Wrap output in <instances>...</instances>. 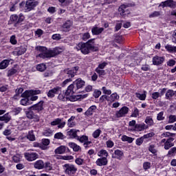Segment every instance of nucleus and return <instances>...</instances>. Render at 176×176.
<instances>
[{
    "instance_id": "f704fd0d",
    "label": "nucleus",
    "mask_w": 176,
    "mask_h": 176,
    "mask_svg": "<svg viewBox=\"0 0 176 176\" xmlns=\"http://www.w3.org/2000/svg\"><path fill=\"white\" fill-rule=\"evenodd\" d=\"M95 109H97V107L96 105L91 106L85 112L86 115L91 116V115H93V111H95Z\"/></svg>"
},
{
    "instance_id": "bf43d9fd",
    "label": "nucleus",
    "mask_w": 176,
    "mask_h": 176,
    "mask_svg": "<svg viewBox=\"0 0 176 176\" xmlns=\"http://www.w3.org/2000/svg\"><path fill=\"white\" fill-rule=\"evenodd\" d=\"M176 122V116L170 115L168 118V123H174Z\"/></svg>"
},
{
    "instance_id": "37998d69",
    "label": "nucleus",
    "mask_w": 176,
    "mask_h": 176,
    "mask_svg": "<svg viewBox=\"0 0 176 176\" xmlns=\"http://www.w3.org/2000/svg\"><path fill=\"white\" fill-rule=\"evenodd\" d=\"M27 52V50L24 47H21L18 51H15V54L16 56H21V54H24Z\"/></svg>"
},
{
    "instance_id": "052dcab7",
    "label": "nucleus",
    "mask_w": 176,
    "mask_h": 176,
    "mask_svg": "<svg viewBox=\"0 0 176 176\" xmlns=\"http://www.w3.org/2000/svg\"><path fill=\"white\" fill-rule=\"evenodd\" d=\"M93 96L94 98H98V97H100V96H101V91L98 90V89L95 90L94 91Z\"/></svg>"
},
{
    "instance_id": "ea45409f",
    "label": "nucleus",
    "mask_w": 176,
    "mask_h": 176,
    "mask_svg": "<svg viewBox=\"0 0 176 176\" xmlns=\"http://www.w3.org/2000/svg\"><path fill=\"white\" fill-rule=\"evenodd\" d=\"M36 69L37 71H39L40 72H43V71L46 70V65L41 63V64H38L36 66Z\"/></svg>"
},
{
    "instance_id": "72a5a7b5",
    "label": "nucleus",
    "mask_w": 176,
    "mask_h": 176,
    "mask_svg": "<svg viewBox=\"0 0 176 176\" xmlns=\"http://www.w3.org/2000/svg\"><path fill=\"white\" fill-rule=\"evenodd\" d=\"M98 156H99V157H105L107 159V157H108V151L102 149L98 153Z\"/></svg>"
},
{
    "instance_id": "9d476101",
    "label": "nucleus",
    "mask_w": 176,
    "mask_h": 176,
    "mask_svg": "<svg viewBox=\"0 0 176 176\" xmlns=\"http://www.w3.org/2000/svg\"><path fill=\"white\" fill-rule=\"evenodd\" d=\"M60 93H61V87H56L48 91L47 97L50 98H53L56 94H60Z\"/></svg>"
},
{
    "instance_id": "bb28decb",
    "label": "nucleus",
    "mask_w": 176,
    "mask_h": 176,
    "mask_svg": "<svg viewBox=\"0 0 176 176\" xmlns=\"http://www.w3.org/2000/svg\"><path fill=\"white\" fill-rule=\"evenodd\" d=\"M12 119V116L9 115V113L4 114L3 116H0V122H5V123H9Z\"/></svg>"
},
{
    "instance_id": "f257e3e1",
    "label": "nucleus",
    "mask_w": 176,
    "mask_h": 176,
    "mask_svg": "<svg viewBox=\"0 0 176 176\" xmlns=\"http://www.w3.org/2000/svg\"><path fill=\"white\" fill-rule=\"evenodd\" d=\"M36 50L38 52L37 57H40V58H50L61 53V48L60 47L49 50L45 47L38 46L36 47Z\"/></svg>"
},
{
    "instance_id": "de8ad7c7",
    "label": "nucleus",
    "mask_w": 176,
    "mask_h": 176,
    "mask_svg": "<svg viewBox=\"0 0 176 176\" xmlns=\"http://www.w3.org/2000/svg\"><path fill=\"white\" fill-rule=\"evenodd\" d=\"M96 72L99 75V76H104V75H105V70L100 68H96Z\"/></svg>"
},
{
    "instance_id": "6ab92c4d",
    "label": "nucleus",
    "mask_w": 176,
    "mask_h": 176,
    "mask_svg": "<svg viewBox=\"0 0 176 176\" xmlns=\"http://www.w3.org/2000/svg\"><path fill=\"white\" fill-rule=\"evenodd\" d=\"M161 6L163 8H175L176 2L173 0H167L161 3Z\"/></svg>"
},
{
    "instance_id": "5fc2aeb1",
    "label": "nucleus",
    "mask_w": 176,
    "mask_h": 176,
    "mask_svg": "<svg viewBox=\"0 0 176 176\" xmlns=\"http://www.w3.org/2000/svg\"><path fill=\"white\" fill-rule=\"evenodd\" d=\"M82 41H87V39L90 38V34L89 32L84 33L82 35Z\"/></svg>"
},
{
    "instance_id": "4d7b16f0",
    "label": "nucleus",
    "mask_w": 176,
    "mask_h": 176,
    "mask_svg": "<svg viewBox=\"0 0 176 176\" xmlns=\"http://www.w3.org/2000/svg\"><path fill=\"white\" fill-rule=\"evenodd\" d=\"M102 90L104 93V94H107L108 96L112 94V91H111V89H107V87H103L102 88Z\"/></svg>"
},
{
    "instance_id": "a19ab883",
    "label": "nucleus",
    "mask_w": 176,
    "mask_h": 176,
    "mask_svg": "<svg viewBox=\"0 0 176 176\" xmlns=\"http://www.w3.org/2000/svg\"><path fill=\"white\" fill-rule=\"evenodd\" d=\"M16 74H17V69L14 68H12L8 71L7 76L8 77H10V76H13V75H16Z\"/></svg>"
},
{
    "instance_id": "9b49d317",
    "label": "nucleus",
    "mask_w": 176,
    "mask_h": 176,
    "mask_svg": "<svg viewBox=\"0 0 176 176\" xmlns=\"http://www.w3.org/2000/svg\"><path fill=\"white\" fill-rule=\"evenodd\" d=\"M129 113V107H123L120 110L116 112V118H123V116H126Z\"/></svg>"
},
{
    "instance_id": "69168bd1",
    "label": "nucleus",
    "mask_w": 176,
    "mask_h": 176,
    "mask_svg": "<svg viewBox=\"0 0 176 176\" xmlns=\"http://www.w3.org/2000/svg\"><path fill=\"white\" fill-rule=\"evenodd\" d=\"M163 111L160 112L157 116V120H164V117H163Z\"/></svg>"
},
{
    "instance_id": "0e129e2a",
    "label": "nucleus",
    "mask_w": 176,
    "mask_h": 176,
    "mask_svg": "<svg viewBox=\"0 0 176 176\" xmlns=\"http://www.w3.org/2000/svg\"><path fill=\"white\" fill-rule=\"evenodd\" d=\"M21 159V158L20 157V155H14L12 157V160H13V162H14V163H19V162H20Z\"/></svg>"
},
{
    "instance_id": "e433bc0d",
    "label": "nucleus",
    "mask_w": 176,
    "mask_h": 176,
    "mask_svg": "<svg viewBox=\"0 0 176 176\" xmlns=\"http://www.w3.org/2000/svg\"><path fill=\"white\" fill-rule=\"evenodd\" d=\"M122 141L129 142V144H131L134 141V138H130L127 135H123L121 138Z\"/></svg>"
},
{
    "instance_id": "a878e982",
    "label": "nucleus",
    "mask_w": 176,
    "mask_h": 176,
    "mask_svg": "<svg viewBox=\"0 0 176 176\" xmlns=\"http://www.w3.org/2000/svg\"><path fill=\"white\" fill-rule=\"evenodd\" d=\"M68 146L69 148H72L74 152H79V151H82V148L74 142H69Z\"/></svg>"
},
{
    "instance_id": "4468645a",
    "label": "nucleus",
    "mask_w": 176,
    "mask_h": 176,
    "mask_svg": "<svg viewBox=\"0 0 176 176\" xmlns=\"http://www.w3.org/2000/svg\"><path fill=\"white\" fill-rule=\"evenodd\" d=\"M124 153L123 151L117 149L115 150L114 153L112 154L111 157L112 159H117L118 160H122V159H123V156H124Z\"/></svg>"
},
{
    "instance_id": "dca6fc26",
    "label": "nucleus",
    "mask_w": 176,
    "mask_h": 176,
    "mask_svg": "<svg viewBox=\"0 0 176 176\" xmlns=\"http://www.w3.org/2000/svg\"><path fill=\"white\" fill-rule=\"evenodd\" d=\"M79 130L72 129H70L69 131H67V135L69 137V138L77 140L78 137V133H79Z\"/></svg>"
},
{
    "instance_id": "ddd939ff",
    "label": "nucleus",
    "mask_w": 176,
    "mask_h": 176,
    "mask_svg": "<svg viewBox=\"0 0 176 176\" xmlns=\"http://www.w3.org/2000/svg\"><path fill=\"white\" fill-rule=\"evenodd\" d=\"M78 69H79V67H74L71 69H67L65 71V74L69 77V78H74L75 75L76 74V72H78Z\"/></svg>"
},
{
    "instance_id": "79ce46f5",
    "label": "nucleus",
    "mask_w": 176,
    "mask_h": 176,
    "mask_svg": "<svg viewBox=\"0 0 176 176\" xmlns=\"http://www.w3.org/2000/svg\"><path fill=\"white\" fill-rule=\"evenodd\" d=\"M131 116L132 118H138V116H140V110H138L137 107H134L133 111Z\"/></svg>"
},
{
    "instance_id": "13d9d810",
    "label": "nucleus",
    "mask_w": 176,
    "mask_h": 176,
    "mask_svg": "<svg viewBox=\"0 0 176 176\" xmlns=\"http://www.w3.org/2000/svg\"><path fill=\"white\" fill-rule=\"evenodd\" d=\"M42 144L43 146H46L47 148V145H50V140L49 139H43Z\"/></svg>"
},
{
    "instance_id": "7ed1b4c3",
    "label": "nucleus",
    "mask_w": 176,
    "mask_h": 176,
    "mask_svg": "<svg viewBox=\"0 0 176 176\" xmlns=\"http://www.w3.org/2000/svg\"><path fill=\"white\" fill-rule=\"evenodd\" d=\"M77 50H80L82 54H89L91 52H98V47L94 43V39H91L87 43H80L76 46Z\"/></svg>"
},
{
    "instance_id": "2eb2a0df",
    "label": "nucleus",
    "mask_w": 176,
    "mask_h": 176,
    "mask_svg": "<svg viewBox=\"0 0 176 176\" xmlns=\"http://www.w3.org/2000/svg\"><path fill=\"white\" fill-rule=\"evenodd\" d=\"M58 100L60 101H67V100H69L70 101H75V99L70 98L68 95H67V92H60L58 96Z\"/></svg>"
},
{
    "instance_id": "49530a36",
    "label": "nucleus",
    "mask_w": 176,
    "mask_h": 176,
    "mask_svg": "<svg viewBox=\"0 0 176 176\" xmlns=\"http://www.w3.org/2000/svg\"><path fill=\"white\" fill-rule=\"evenodd\" d=\"M21 105H30V100L28 99V98L25 97L23 99L21 100Z\"/></svg>"
},
{
    "instance_id": "f3484780",
    "label": "nucleus",
    "mask_w": 176,
    "mask_h": 176,
    "mask_svg": "<svg viewBox=\"0 0 176 176\" xmlns=\"http://www.w3.org/2000/svg\"><path fill=\"white\" fill-rule=\"evenodd\" d=\"M96 166L102 167V166H107L108 164V159L106 157L98 158L96 162Z\"/></svg>"
},
{
    "instance_id": "1a4fd4ad",
    "label": "nucleus",
    "mask_w": 176,
    "mask_h": 176,
    "mask_svg": "<svg viewBox=\"0 0 176 176\" xmlns=\"http://www.w3.org/2000/svg\"><path fill=\"white\" fill-rule=\"evenodd\" d=\"M38 155L36 153H25L24 157L28 160V162H34V160H36L38 157Z\"/></svg>"
},
{
    "instance_id": "6e6d98bb",
    "label": "nucleus",
    "mask_w": 176,
    "mask_h": 176,
    "mask_svg": "<svg viewBox=\"0 0 176 176\" xmlns=\"http://www.w3.org/2000/svg\"><path fill=\"white\" fill-rule=\"evenodd\" d=\"M84 162H85V160L82 158H76L75 160V163H76L78 166H82Z\"/></svg>"
},
{
    "instance_id": "412c9836",
    "label": "nucleus",
    "mask_w": 176,
    "mask_h": 176,
    "mask_svg": "<svg viewBox=\"0 0 176 176\" xmlns=\"http://www.w3.org/2000/svg\"><path fill=\"white\" fill-rule=\"evenodd\" d=\"M118 12H120L121 16H126V14H129L130 11L127 9V6L122 5L118 8Z\"/></svg>"
},
{
    "instance_id": "6e6552de",
    "label": "nucleus",
    "mask_w": 176,
    "mask_h": 176,
    "mask_svg": "<svg viewBox=\"0 0 176 176\" xmlns=\"http://www.w3.org/2000/svg\"><path fill=\"white\" fill-rule=\"evenodd\" d=\"M66 122L61 118H56L51 122V126H58V129H64Z\"/></svg>"
},
{
    "instance_id": "4be33fe9",
    "label": "nucleus",
    "mask_w": 176,
    "mask_h": 176,
    "mask_svg": "<svg viewBox=\"0 0 176 176\" xmlns=\"http://www.w3.org/2000/svg\"><path fill=\"white\" fill-rule=\"evenodd\" d=\"M73 24L72 21L70 20L65 22L62 26L63 31H65V32H68L71 30V27H72Z\"/></svg>"
},
{
    "instance_id": "7c9ffc66",
    "label": "nucleus",
    "mask_w": 176,
    "mask_h": 176,
    "mask_svg": "<svg viewBox=\"0 0 176 176\" xmlns=\"http://www.w3.org/2000/svg\"><path fill=\"white\" fill-rule=\"evenodd\" d=\"M165 49L167 50V52H169V53H176V47L167 44L165 46Z\"/></svg>"
},
{
    "instance_id": "8fccbe9b",
    "label": "nucleus",
    "mask_w": 176,
    "mask_h": 176,
    "mask_svg": "<svg viewBox=\"0 0 176 176\" xmlns=\"http://www.w3.org/2000/svg\"><path fill=\"white\" fill-rule=\"evenodd\" d=\"M44 167L48 170V171L53 170V165L50 162H46L45 164H44Z\"/></svg>"
},
{
    "instance_id": "09e8293b",
    "label": "nucleus",
    "mask_w": 176,
    "mask_h": 176,
    "mask_svg": "<svg viewBox=\"0 0 176 176\" xmlns=\"http://www.w3.org/2000/svg\"><path fill=\"white\" fill-rule=\"evenodd\" d=\"M175 133H171L170 132H166L161 135L162 138H167V137H174Z\"/></svg>"
},
{
    "instance_id": "c85d7f7f",
    "label": "nucleus",
    "mask_w": 176,
    "mask_h": 176,
    "mask_svg": "<svg viewBox=\"0 0 176 176\" xmlns=\"http://www.w3.org/2000/svg\"><path fill=\"white\" fill-rule=\"evenodd\" d=\"M173 141H174V138H168L164 144V149L168 150L169 148H171V146H174V144H173Z\"/></svg>"
},
{
    "instance_id": "338daca9",
    "label": "nucleus",
    "mask_w": 176,
    "mask_h": 176,
    "mask_svg": "<svg viewBox=\"0 0 176 176\" xmlns=\"http://www.w3.org/2000/svg\"><path fill=\"white\" fill-rule=\"evenodd\" d=\"M148 151L149 152H151V153H153V154L156 153L157 152V151L155 149V145L153 144H151L149 146Z\"/></svg>"
},
{
    "instance_id": "aec40b11",
    "label": "nucleus",
    "mask_w": 176,
    "mask_h": 176,
    "mask_svg": "<svg viewBox=\"0 0 176 176\" xmlns=\"http://www.w3.org/2000/svg\"><path fill=\"white\" fill-rule=\"evenodd\" d=\"M164 62V57L155 56L153 58V65H160Z\"/></svg>"
},
{
    "instance_id": "393cba45",
    "label": "nucleus",
    "mask_w": 176,
    "mask_h": 176,
    "mask_svg": "<svg viewBox=\"0 0 176 176\" xmlns=\"http://www.w3.org/2000/svg\"><path fill=\"white\" fill-rule=\"evenodd\" d=\"M103 31H104V28H98L97 26H94L91 29V32L93 35H100V34H102Z\"/></svg>"
},
{
    "instance_id": "f03ea898",
    "label": "nucleus",
    "mask_w": 176,
    "mask_h": 176,
    "mask_svg": "<svg viewBox=\"0 0 176 176\" xmlns=\"http://www.w3.org/2000/svg\"><path fill=\"white\" fill-rule=\"evenodd\" d=\"M41 111H43V101L41 100L38 103L30 107L25 111L26 117L28 119H34L36 122H39V116L35 113H39Z\"/></svg>"
},
{
    "instance_id": "603ef678",
    "label": "nucleus",
    "mask_w": 176,
    "mask_h": 176,
    "mask_svg": "<svg viewBox=\"0 0 176 176\" xmlns=\"http://www.w3.org/2000/svg\"><path fill=\"white\" fill-rule=\"evenodd\" d=\"M53 134V131L51 129H47L43 132V135L45 137H50Z\"/></svg>"
},
{
    "instance_id": "5701e85b",
    "label": "nucleus",
    "mask_w": 176,
    "mask_h": 176,
    "mask_svg": "<svg viewBox=\"0 0 176 176\" xmlns=\"http://www.w3.org/2000/svg\"><path fill=\"white\" fill-rule=\"evenodd\" d=\"M34 167L37 170H42L45 168V163L41 160H38L34 162Z\"/></svg>"
},
{
    "instance_id": "a211bd4d",
    "label": "nucleus",
    "mask_w": 176,
    "mask_h": 176,
    "mask_svg": "<svg viewBox=\"0 0 176 176\" xmlns=\"http://www.w3.org/2000/svg\"><path fill=\"white\" fill-rule=\"evenodd\" d=\"M78 91V89H76V87H75V85L71 84L66 90V95L67 96H71V94H75Z\"/></svg>"
},
{
    "instance_id": "774afa93",
    "label": "nucleus",
    "mask_w": 176,
    "mask_h": 176,
    "mask_svg": "<svg viewBox=\"0 0 176 176\" xmlns=\"http://www.w3.org/2000/svg\"><path fill=\"white\" fill-rule=\"evenodd\" d=\"M172 42L173 43H176V30L174 31L172 35Z\"/></svg>"
},
{
    "instance_id": "2f4dec72",
    "label": "nucleus",
    "mask_w": 176,
    "mask_h": 176,
    "mask_svg": "<svg viewBox=\"0 0 176 176\" xmlns=\"http://www.w3.org/2000/svg\"><path fill=\"white\" fill-rule=\"evenodd\" d=\"M135 96L141 101H145L146 98V91H144V94L135 93Z\"/></svg>"
},
{
    "instance_id": "423d86ee",
    "label": "nucleus",
    "mask_w": 176,
    "mask_h": 176,
    "mask_svg": "<svg viewBox=\"0 0 176 176\" xmlns=\"http://www.w3.org/2000/svg\"><path fill=\"white\" fill-rule=\"evenodd\" d=\"M39 5L38 0H27L25 8L28 12H31L34 8Z\"/></svg>"
},
{
    "instance_id": "864d4df0",
    "label": "nucleus",
    "mask_w": 176,
    "mask_h": 176,
    "mask_svg": "<svg viewBox=\"0 0 176 176\" xmlns=\"http://www.w3.org/2000/svg\"><path fill=\"white\" fill-rule=\"evenodd\" d=\"M144 142V138L141 137L140 138H138L135 141L136 145L138 146H140V145H142V143Z\"/></svg>"
},
{
    "instance_id": "cd10ccee",
    "label": "nucleus",
    "mask_w": 176,
    "mask_h": 176,
    "mask_svg": "<svg viewBox=\"0 0 176 176\" xmlns=\"http://www.w3.org/2000/svg\"><path fill=\"white\" fill-rule=\"evenodd\" d=\"M10 63V60L4 59L0 63V69H6L8 67H9V64Z\"/></svg>"
},
{
    "instance_id": "e2e57ef3",
    "label": "nucleus",
    "mask_w": 176,
    "mask_h": 176,
    "mask_svg": "<svg viewBox=\"0 0 176 176\" xmlns=\"http://www.w3.org/2000/svg\"><path fill=\"white\" fill-rule=\"evenodd\" d=\"M143 168L144 170H149L151 168V162H146L143 164Z\"/></svg>"
},
{
    "instance_id": "a18cd8bd",
    "label": "nucleus",
    "mask_w": 176,
    "mask_h": 176,
    "mask_svg": "<svg viewBox=\"0 0 176 176\" xmlns=\"http://www.w3.org/2000/svg\"><path fill=\"white\" fill-rule=\"evenodd\" d=\"M33 146H34V148H41V149H43V151H45V149H47V147L45 146H43L38 142H34L33 144Z\"/></svg>"
},
{
    "instance_id": "c756f323",
    "label": "nucleus",
    "mask_w": 176,
    "mask_h": 176,
    "mask_svg": "<svg viewBox=\"0 0 176 176\" xmlns=\"http://www.w3.org/2000/svg\"><path fill=\"white\" fill-rule=\"evenodd\" d=\"M144 122L146 123V126H148V129L155 124L153 119L151 116H147L144 120Z\"/></svg>"
},
{
    "instance_id": "58836bf2",
    "label": "nucleus",
    "mask_w": 176,
    "mask_h": 176,
    "mask_svg": "<svg viewBox=\"0 0 176 176\" xmlns=\"http://www.w3.org/2000/svg\"><path fill=\"white\" fill-rule=\"evenodd\" d=\"M28 140L30 141H35V135L34 134V131H30L27 135Z\"/></svg>"
},
{
    "instance_id": "39448f33",
    "label": "nucleus",
    "mask_w": 176,
    "mask_h": 176,
    "mask_svg": "<svg viewBox=\"0 0 176 176\" xmlns=\"http://www.w3.org/2000/svg\"><path fill=\"white\" fill-rule=\"evenodd\" d=\"M65 173L69 176L75 175L76 171H78V168L74 164H66L64 165Z\"/></svg>"
},
{
    "instance_id": "c03bdc74",
    "label": "nucleus",
    "mask_w": 176,
    "mask_h": 176,
    "mask_svg": "<svg viewBox=\"0 0 176 176\" xmlns=\"http://www.w3.org/2000/svg\"><path fill=\"white\" fill-rule=\"evenodd\" d=\"M160 16V12L154 11L153 13L148 15L149 19H154L155 17H159Z\"/></svg>"
},
{
    "instance_id": "3c124183",
    "label": "nucleus",
    "mask_w": 176,
    "mask_h": 176,
    "mask_svg": "<svg viewBox=\"0 0 176 176\" xmlns=\"http://www.w3.org/2000/svg\"><path fill=\"white\" fill-rule=\"evenodd\" d=\"M101 134V131L100 129H96L92 134L94 138H98Z\"/></svg>"
},
{
    "instance_id": "b1692460",
    "label": "nucleus",
    "mask_w": 176,
    "mask_h": 176,
    "mask_svg": "<svg viewBox=\"0 0 176 176\" xmlns=\"http://www.w3.org/2000/svg\"><path fill=\"white\" fill-rule=\"evenodd\" d=\"M67 149H68L67 146H60L55 149L54 153H56V155H63L65 152H66Z\"/></svg>"
},
{
    "instance_id": "f8f14e48",
    "label": "nucleus",
    "mask_w": 176,
    "mask_h": 176,
    "mask_svg": "<svg viewBox=\"0 0 176 176\" xmlns=\"http://www.w3.org/2000/svg\"><path fill=\"white\" fill-rule=\"evenodd\" d=\"M73 84L74 85L76 89L79 90V89H82L85 86L86 82L85 80H82V78H78L73 82Z\"/></svg>"
},
{
    "instance_id": "0eeeda50",
    "label": "nucleus",
    "mask_w": 176,
    "mask_h": 176,
    "mask_svg": "<svg viewBox=\"0 0 176 176\" xmlns=\"http://www.w3.org/2000/svg\"><path fill=\"white\" fill-rule=\"evenodd\" d=\"M148 129V125L142 122L141 124H137L135 125V127L132 129H129V131H144V130Z\"/></svg>"
},
{
    "instance_id": "20e7f679",
    "label": "nucleus",
    "mask_w": 176,
    "mask_h": 176,
    "mask_svg": "<svg viewBox=\"0 0 176 176\" xmlns=\"http://www.w3.org/2000/svg\"><path fill=\"white\" fill-rule=\"evenodd\" d=\"M36 94H41V90H30L25 91L23 94L22 97L30 98L31 101H36L38 100V96Z\"/></svg>"
},
{
    "instance_id": "4c0bfd02",
    "label": "nucleus",
    "mask_w": 176,
    "mask_h": 176,
    "mask_svg": "<svg viewBox=\"0 0 176 176\" xmlns=\"http://www.w3.org/2000/svg\"><path fill=\"white\" fill-rule=\"evenodd\" d=\"M54 138H55V140H65V135L61 132H58L55 133Z\"/></svg>"
},
{
    "instance_id": "680f3d73",
    "label": "nucleus",
    "mask_w": 176,
    "mask_h": 176,
    "mask_svg": "<svg viewBox=\"0 0 176 176\" xmlns=\"http://www.w3.org/2000/svg\"><path fill=\"white\" fill-rule=\"evenodd\" d=\"M10 43L12 45H16L17 44V40H16V36L13 35L10 37Z\"/></svg>"
},
{
    "instance_id": "473e14b6",
    "label": "nucleus",
    "mask_w": 176,
    "mask_h": 176,
    "mask_svg": "<svg viewBox=\"0 0 176 176\" xmlns=\"http://www.w3.org/2000/svg\"><path fill=\"white\" fill-rule=\"evenodd\" d=\"M174 96H175V91L172 89L168 90L166 94V97L167 100H171V98L174 97Z\"/></svg>"
},
{
    "instance_id": "c9c22d12",
    "label": "nucleus",
    "mask_w": 176,
    "mask_h": 176,
    "mask_svg": "<svg viewBox=\"0 0 176 176\" xmlns=\"http://www.w3.org/2000/svg\"><path fill=\"white\" fill-rule=\"evenodd\" d=\"M76 140L77 141H79V142H80L81 144H84L87 141V140H89V137L83 135L82 136H78Z\"/></svg>"
}]
</instances>
